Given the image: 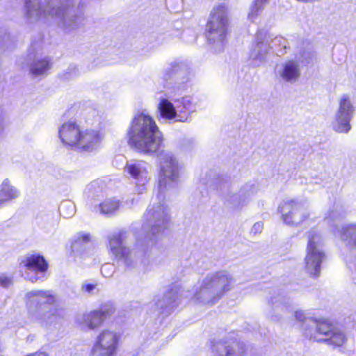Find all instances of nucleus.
<instances>
[{"mask_svg": "<svg viewBox=\"0 0 356 356\" xmlns=\"http://www.w3.org/2000/svg\"><path fill=\"white\" fill-rule=\"evenodd\" d=\"M257 191L254 184L246 183L236 193L229 195L227 202L233 208H241L249 202L251 197L257 193Z\"/></svg>", "mask_w": 356, "mask_h": 356, "instance_id": "20", "label": "nucleus"}, {"mask_svg": "<svg viewBox=\"0 0 356 356\" xmlns=\"http://www.w3.org/2000/svg\"><path fill=\"white\" fill-rule=\"evenodd\" d=\"M124 172L134 179L137 185L144 186L149 180V166L142 160L127 161Z\"/></svg>", "mask_w": 356, "mask_h": 356, "instance_id": "17", "label": "nucleus"}, {"mask_svg": "<svg viewBox=\"0 0 356 356\" xmlns=\"http://www.w3.org/2000/svg\"><path fill=\"white\" fill-rule=\"evenodd\" d=\"M24 18L26 23L34 24L49 18L54 19L59 26L68 30L83 25L82 11L68 8L60 0H25Z\"/></svg>", "mask_w": 356, "mask_h": 356, "instance_id": "2", "label": "nucleus"}, {"mask_svg": "<svg viewBox=\"0 0 356 356\" xmlns=\"http://www.w3.org/2000/svg\"><path fill=\"white\" fill-rule=\"evenodd\" d=\"M310 56H311V54H310L309 52H308V53L307 54V56H306V58H306V59L309 58H310Z\"/></svg>", "mask_w": 356, "mask_h": 356, "instance_id": "41", "label": "nucleus"}, {"mask_svg": "<svg viewBox=\"0 0 356 356\" xmlns=\"http://www.w3.org/2000/svg\"><path fill=\"white\" fill-rule=\"evenodd\" d=\"M19 196L17 188L10 184L8 179H5L0 185V202L5 204Z\"/></svg>", "mask_w": 356, "mask_h": 356, "instance_id": "26", "label": "nucleus"}, {"mask_svg": "<svg viewBox=\"0 0 356 356\" xmlns=\"http://www.w3.org/2000/svg\"><path fill=\"white\" fill-rule=\"evenodd\" d=\"M90 236L88 234H81L78 237V240L79 241L83 242H88L90 241Z\"/></svg>", "mask_w": 356, "mask_h": 356, "instance_id": "38", "label": "nucleus"}, {"mask_svg": "<svg viewBox=\"0 0 356 356\" xmlns=\"http://www.w3.org/2000/svg\"><path fill=\"white\" fill-rule=\"evenodd\" d=\"M308 243L307 254L305 258V269L312 276H318L321 272V265L325 255L321 249V237L314 230L308 232Z\"/></svg>", "mask_w": 356, "mask_h": 356, "instance_id": "9", "label": "nucleus"}, {"mask_svg": "<svg viewBox=\"0 0 356 356\" xmlns=\"http://www.w3.org/2000/svg\"><path fill=\"white\" fill-rule=\"evenodd\" d=\"M268 36L270 37V40L268 41V44H270V50L273 49H278L279 47H282L283 49H286V41L285 39L279 35H274L271 33H268Z\"/></svg>", "mask_w": 356, "mask_h": 356, "instance_id": "30", "label": "nucleus"}, {"mask_svg": "<svg viewBox=\"0 0 356 356\" xmlns=\"http://www.w3.org/2000/svg\"><path fill=\"white\" fill-rule=\"evenodd\" d=\"M122 237V232L120 231L110 234L108 236V249L113 256L122 259L127 266H131L135 262V253L124 245Z\"/></svg>", "mask_w": 356, "mask_h": 356, "instance_id": "15", "label": "nucleus"}, {"mask_svg": "<svg viewBox=\"0 0 356 356\" xmlns=\"http://www.w3.org/2000/svg\"><path fill=\"white\" fill-rule=\"evenodd\" d=\"M115 309L111 305H105L99 310H94L85 314L82 317L81 323L89 328L94 330L99 327L104 321L114 314Z\"/></svg>", "mask_w": 356, "mask_h": 356, "instance_id": "18", "label": "nucleus"}, {"mask_svg": "<svg viewBox=\"0 0 356 356\" xmlns=\"http://www.w3.org/2000/svg\"><path fill=\"white\" fill-rule=\"evenodd\" d=\"M341 238L346 241L353 250V258L350 261L356 269V225H350L343 228Z\"/></svg>", "mask_w": 356, "mask_h": 356, "instance_id": "25", "label": "nucleus"}, {"mask_svg": "<svg viewBox=\"0 0 356 356\" xmlns=\"http://www.w3.org/2000/svg\"><path fill=\"white\" fill-rule=\"evenodd\" d=\"M19 267L24 278L35 283L40 279L38 274L44 275L47 270L48 264L40 254H27L22 259Z\"/></svg>", "mask_w": 356, "mask_h": 356, "instance_id": "13", "label": "nucleus"}, {"mask_svg": "<svg viewBox=\"0 0 356 356\" xmlns=\"http://www.w3.org/2000/svg\"><path fill=\"white\" fill-rule=\"evenodd\" d=\"M270 0H252L248 13V18L254 21L264 10Z\"/></svg>", "mask_w": 356, "mask_h": 356, "instance_id": "27", "label": "nucleus"}, {"mask_svg": "<svg viewBox=\"0 0 356 356\" xmlns=\"http://www.w3.org/2000/svg\"><path fill=\"white\" fill-rule=\"evenodd\" d=\"M229 19L228 8L224 3L213 7L207 23V38L216 52L224 49L227 42Z\"/></svg>", "mask_w": 356, "mask_h": 356, "instance_id": "6", "label": "nucleus"}, {"mask_svg": "<svg viewBox=\"0 0 356 356\" xmlns=\"http://www.w3.org/2000/svg\"><path fill=\"white\" fill-rule=\"evenodd\" d=\"M66 207H69L71 209V212L70 214H72L74 211V206L71 203L65 202L62 204L60 209L63 211Z\"/></svg>", "mask_w": 356, "mask_h": 356, "instance_id": "40", "label": "nucleus"}, {"mask_svg": "<svg viewBox=\"0 0 356 356\" xmlns=\"http://www.w3.org/2000/svg\"><path fill=\"white\" fill-rule=\"evenodd\" d=\"M270 304L272 306V320L277 321L279 319V316H281L285 309H286V306L282 301V298L280 297H276L271 299Z\"/></svg>", "mask_w": 356, "mask_h": 356, "instance_id": "28", "label": "nucleus"}, {"mask_svg": "<svg viewBox=\"0 0 356 356\" xmlns=\"http://www.w3.org/2000/svg\"><path fill=\"white\" fill-rule=\"evenodd\" d=\"M95 289V284H83L81 287L83 291L88 293H91Z\"/></svg>", "mask_w": 356, "mask_h": 356, "instance_id": "34", "label": "nucleus"}, {"mask_svg": "<svg viewBox=\"0 0 356 356\" xmlns=\"http://www.w3.org/2000/svg\"><path fill=\"white\" fill-rule=\"evenodd\" d=\"M99 188V183L97 181H93L91 182L89 185L87 186V189L90 192H93L96 190V188Z\"/></svg>", "mask_w": 356, "mask_h": 356, "instance_id": "37", "label": "nucleus"}, {"mask_svg": "<svg viewBox=\"0 0 356 356\" xmlns=\"http://www.w3.org/2000/svg\"><path fill=\"white\" fill-rule=\"evenodd\" d=\"M127 135L129 145L140 153L152 155L163 147L162 133L154 120L145 112L135 115Z\"/></svg>", "mask_w": 356, "mask_h": 356, "instance_id": "3", "label": "nucleus"}, {"mask_svg": "<svg viewBox=\"0 0 356 356\" xmlns=\"http://www.w3.org/2000/svg\"><path fill=\"white\" fill-rule=\"evenodd\" d=\"M102 138L98 131L94 129L81 130L76 148L84 152H92L97 148Z\"/></svg>", "mask_w": 356, "mask_h": 356, "instance_id": "21", "label": "nucleus"}, {"mask_svg": "<svg viewBox=\"0 0 356 356\" xmlns=\"http://www.w3.org/2000/svg\"><path fill=\"white\" fill-rule=\"evenodd\" d=\"M171 66H172V70L175 72H177L180 69L184 68V65L183 64H179L177 63H172Z\"/></svg>", "mask_w": 356, "mask_h": 356, "instance_id": "39", "label": "nucleus"}, {"mask_svg": "<svg viewBox=\"0 0 356 356\" xmlns=\"http://www.w3.org/2000/svg\"><path fill=\"white\" fill-rule=\"evenodd\" d=\"M305 334L317 341H327L334 346H341L346 340L340 329L326 321L307 320Z\"/></svg>", "mask_w": 356, "mask_h": 356, "instance_id": "7", "label": "nucleus"}, {"mask_svg": "<svg viewBox=\"0 0 356 356\" xmlns=\"http://www.w3.org/2000/svg\"><path fill=\"white\" fill-rule=\"evenodd\" d=\"M114 270V266L111 264H106L102 266L101 271L103 276L110 277Z\"/></svg>", "mask_w": 356, "mask_h": 356, "instance_id": "32", "label": "nucleus"}, {"mask_svg": "<svg viewBox=\"0 0 356 356\" xmlns=\"http://www.w3.org/2000/svg\"><path fill=\"white\" fill-rule=\"evenodd\" d=\"M12 284L11 277L5 274L0 275V285L3 287H8Z\"/></svg>", "mask_w": 356, "mask_h": 356, "instance_id": "33", "label": "nucleus"}, {"mask_svg": "<svg viewBox=\"0 0 356 356\" xmlns=\"http://www.w3.org/2000/svg\"><path fill=\"white\" fill-rule=\"evenodd\" d=\"M80 126L73 121L63 123L58 129L59 138L65 145L76 147L81 132Z\"/></svg>", "mask_w": 356, "mask_h": 356, "instance_id": "19", "label": "nucleus"}, {"mask_svg": "<svg viewBox=\"0 0 356 356\" xmlns=\"http://www.w3.org/2000/svg\"><path fill=\"white\" fill-rule=\"evenodd\" d=\"M159 110L163 118L168 120L174 119L176 122H186L190 113L195 107L191 97H184L171 102L167 99H162L159 104Z\"/></svg>", "mask_w": 356, "mask_h": 356, "instance_id": "8", "label": "nucleus"}, {"mask_svg": "<svg viewBox=\"0 0 356 356\" xmlns=\"http://www.w3.org/2000/svg\"><path fill=\"white\" fill-rule=\"evenodd\" d=\"M211 349L214 356H243L245 346L233 339L219 340L213 343Z\"/></svg>", "mask_w": 356, "mask_h": 356, "instance_id": "16", "label": "nucleus"}, {"mask_svg": "<svg viewBox=\"0 0 356 356\" xmlns=\"http://www.w3.org/2000/svg\"><path fill=\"white\" fill-rule=\"evenodd\" d=\"M29 64L30 73L34 77L44 76L50 70L51 63L48 57H41L35 55Z\"/></svg>", "mask_w": 356, "mask_h": 356, "instance_id": "24", "label": "nucleus"}, {"mask_svg": "<svg viewBox=\"0 0 356 356\" xmlns=\"http://www.w3.org/2000/svg\"><path fill=\"white\" fill-rule=\"evenodd\" d=\"M119 200L115 198H111L107 199L104 202H102L99 205V207L102 213L110 214L115 211L119 208Z\"/></svg>", "mask_w": 356, "mask_h": 356, "instance_id": "29", "label": "nucleus"}, {"mask_svg": "<svg viewBox=\"0 0 356 356\" xmlns=\"http://www.w3.org/2000/svg\"><path fill=\"white\" fill-rule=\"evenodd\" d=\"M295 317L299 321H303L305 319V315L302 311H296L295 312Z\"/></svg>", "mask_w": 356, "mask_h": 356, "instance_id": "36", "label": "nucleus"}, {"mask_svg": "<svg viewBox=\"0 0 356 356\" xmlns=\"http://www.w3.org/2000/svg\"><path fill=\"white\" fill-rule=\"evenodd\" d=\"M345 215L344 211L341 206L337 204L334 205L332 209H330L325 216V222L330 225L331 227H335V229H332V232L336 234V231H337L339 236L341 237V234L343 232V228L348 226L346 225L345 226H341V222L342 219L343 218ZM350 224H349L350 225Z\"/></svg>", "mask_w": 356, "mask_h": 356, "instance_id": "22", "label": "nucleus"}, {"mask_svg": "<svg viewBox=\"0 0 356 356\" xmlns=\"http://www.w3.org/2000/svg\"><path fill=\"white\" fill-rule=\"evenodd\" d=\"M234 284V278L227 270L210 273L199 281L194 298L202 305L212 306L231 291Z\"/></svg>", "mask_w": 356, "mask_h": 356, "instance_id": "4", "label": "nucleus"}, {"mask_svg": "<svg viewBox=\"0 0 356 356\" xmlns=\"http://www.w3.org/2000/svg\"><path fill=\"white\" fill-rule=\"evenodd\" d=\"M177 296H175V294H172V291L168 292L167 294H165L162 300H159L157 305L161 308L165 307H170L172 308L175 306Z\"/></svg>", "mask_w": 356, "mask_h": 356, "instance_id": "31", "label": "nucleus"}, {"mask_svg": "<svg viewBox=\"0 0 356 356\" xmlns=\"http://www.w3.org/2000/svg\"><path fill=\"white\" fill-rule=\"evenodd\" d=\"M277 74L283 80L294 82L300 75V67L296 61L290 60L281 65L277 70Z\"/></svg>", "mask_w": 356, "mask_h": 356, "instance_id": "23", "label": "nucleus"}, {"mask_svg": "<svg viewBox=\"0 0 356 356\" xmlns=\"http://www.w3.org/2000/svg\"><path fill=\"white\" fill-rule=\"evenodd\" d=\"M282 219L289 225L298 226L309 220L310 213L307 206L295 199L284 200L278 207Z\"/></svg>", "mask_w": 356, "mask_h": 356, "instance_id": "10", "label": "nucleus"}, {"mask_svg": "<svg viewBox=\"0 0 356 356\" xmlns=\"http://www.w3.org/2000/svg\"><path fill=\"white\" fill-rule=\"evenodd\" d=\"M270 39L268 32L261 31L257 33L250 52V60L254 67L261 66L268 60L271 47L268 44Z\"/></svg>", "mask_w": 356, "mask_h": 356, "instance_id": "14", "label": "nucleus"}, {"mask_svg": "<svg viewBox=\"0 0 356 356\" xmlns=\"http://www.w3.org/2000/svg\"><path fill=\"white\" fill-rule=\"evenodd\" d=\"M264 228V224L262 222H257L254 223L252 227V232L254 234L260 233Z\"/></svg>", "mask_w": 356, "mask_h": 356, "instance_id": "35", "label": "nucleus"}, {"mask_svg": "<svg viewBox=\"0 0 356 356\" xmlns=\"http://www.w3.org/2000/svg\"><path fill=\"white\" fill-rule=\"evenodd\" d=\"M120 335L111 330H102L95 339L91 356H115L118 348Z\"/></svg>", "mask_w": 356, "mask_h": 356, "instance_id": "11", "label": "nucleus"}, {"mask_svg": "<svg viewBox=\"0 0 356 356\" xmlns=\"http://www.w3.org/2000/svg\"><path fill=\"white\" fill-rule=\"evenodd\" d=\"M355 111V107L350 97L343 95L339 102V108L332 124L333 129L338 133L346 134L351 129L350 120Z\"/></svg>", "mask_w": 356, "mask_h": 356, "instance_id": "12", "label": "nucleus"}, {"mask_svg": "<svg viewBox=\"0 0 356 356\" xmlns=\"http://www.w3.org/2000/svg\"><path fill=\"white\" fill-rule=\"evenodd\" d=\"M159 159V202L149 205L143 217V230L147 240L152 242L160 238L169 226L170 210L163 202V193L177 186L182 168L171 152L161 151Z\"/></svg>", "mask_w": 356, "mask_h": 356, "instance_id": "1", "label": "nucleus"}, {"mask_svg": "<svg viewBox=\"0 0 356 356\" xmlns=\"http://www.w3.org/2000/svg\"><path fill=\"white\" fill-rule=\"evenodd\" d=\"M1 204H1V202H0V206H1Z\"/></svg>", "mask_w": 356, "mask_h": 356, "instance_id": "42", "label": "nucleus"}, {"mask_svg": "<svg viewBox=\"0 0 356 356\" xmlns=\"http://www.w3.org/2000/svg\"><path fill=\"white\" fill-rule=\"evenodd\" d=\"M24 301L33 320L40 321L47 324L52 323L56 320V298L50 291H30L25 294Z\"/></svg>", "mask_w": 356, "mask_h": 356, "instance_id": "5", "label": "nucleus"}]
</instances>
